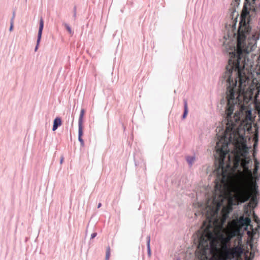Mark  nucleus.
<instances>
[{
  "label": "nucleus",
  "instance_id": "f257e3e1",
  "mask_svg": "<svg viewBox=\"0 0 260 260\" xmlns=\"http://www.w3.org/2000/svg\"><path fill=\"white\" fill-rule=\"evenodd\" d=\"M43 27H44V21H43V19L41 18L40 21V26H39V31H38V35L37 43V45L35 48L36 51L37 50V49L38 48V46H39L40 42L41 41Z\"/></svg>",
  "mask_w": 260,
  "mask_h": 260
},
{
  "label": "nucleus",
  "instance_id": "f03ea898",
  "mask_svg": "<svg viewBox=\"0 0 260 260\" xmlns=\"http://www.w3.org/2000/svg\"><path fill=\"white\" fill-rule=\"evenodd\" d=\"M61 124V120L59 117H56L53 121V125L52 130L53 131H55L58 126H60Z\"/></svg>",
  "mask_w": 260,
  "mask_h": 260
},
{
  "label": "nucleus",
  "instance_id": "7ed1b4c3",
  "mask_svg": "<svg viewBox=\"0 0 260 260\" xmlns=\"http://www.w3.org/2000/svg\"><path fill=\"white\" fill-rule=\"evenodd\" d=\"M183 104H184V112L183 115L182 116V119H184L186 118L188 111V107H187V101L186 99H183Z\"/></svg>",
  "mask_w": 260,
  "mask_h": 260
},
{
  "label": "nucleus",
  "instance_id": "20e7f679",
  "mask_svg": "<svg viewBox=\"0 0 260 260\" xmlns=\"http://www.w3.org/2000/svg\"><path fill=\"white\" fill-rule=\"evenodd\" d=\"M185 159L189 167H191L196 160V157L194 156H186Z\"/></svg>",
  "mask_w": 260,
  "mask_h": 260
},
{
  "label": "nucleus",
  "instance_id": "39448f33",
  "mask_svg": "<svg viewBox=\"0 0 260 260\" xmlns=\"http://www.w3.org/2000/svg\"><path fill=\"white\" fill-rule=\"evenodd\" d=\"M254 169L253 170V173L257 177L258 176V170L259 169V162L255 158L254 159Z\"/></svg>",
  "mask_w": 260,
  "mask_h": 260
},
{
  "label": "nucleus",
  "instance_id": "423d86ee",
  "mask_svg": "<svg viewBox=\"0 0 260 260\" xmlns=\"http://www.w3.org/2000/svg\"><path fill=\"white\" fill-rule=\"evenodd\" d=\"M84 114H85V110H84V109H82L81 110V112H80V116H79L78 123H82V124H83V117H84Z\"/></svg>",
  "mask_w": 260,
  "mask_h": 260
},
{
  "label": "nucleus",
  "instance_id": "0eeeda50",
  "mask_svg": "<svg viewBox=\"0 0 260 260\" xmlns=\"http://www.w3.org/2000/svg\"><path fill=\"white\" fill-rule=\"evenodd\" d=\"M257 187H258L256 185L255 187V191H254V197H253L254 200L255 202L257 201L258 196H259Z\"/></svg>",
  "mask_w": 260,
  "mask_h": 260
},
{
  "label": "nucleus",
  "instance_id": "6e6552de",
  "mask_svg": "<svg viewBox=\"0 0 260 260\" xmlns=\"http://www.w3.org/2000/svg\"><path fill=\"white\" fill-rule=\"evenodd\" d=\"M79 124L78 136H82L83 135V127L82 123Z\"/></svg>",
  "mask_w": 260,
  "mask_h": 260
},
{
  "label": "nucleus",
  "instance_id": "1a4fd4ad",
  "mask_svg": "<svg viewBox=\"0 0 260 260\" xmlns=\"http://www.w3.org/2000/svg\"><path fill=\"white\" fill-rule=\"evenodd\" d=\"M147 249H148V252L149 255H150V237H148L147 238Z\"/></svg>",
  "mask_w": 260,
  "mask_h": 260
},
{
  "label": "nucleus",
  "instance_id": "9d476101",
  "mask_svg": "<svg viewBox=\"0 0 260 260\" xmlns=\"http://www.w3.org/2000/svg\"><path fill=\"white\" fill-rule=\"evenodd\" d=\"M110 255V247H108L106 249V259L108 260Z\"/></svg>",
  "mask_w": 260,
  "mask_h": 260
},
{
  "label": "nucleus",
  "instance_id": "9b49d317",
  "mask_svg": "<svg viewBox=\"0 0 260 260\" xmlns=\"http://www.w3.org/2000/svg\"><path fill=\"white\" fill-rule=\"evenodd\" d=\"M256 0H245V3L251 6L252 4H254Z\"/></svg>",
  "mask_w": 260,
  "mask_h": 260
},
{
  "label": "nucleus",
  "instance_id": "f8f14e48",
  "mask_svg": "<svg viewBox=\"0 0 260 260\" xmlns=\"http://www.w3.org/2000/svg\"><path fill=\"white\" fill-rule=\"evenodd\" d=\"M64 26L66 27V29H67L68 31L69 32V34L70 35H72L73 32V31L72 30L71 28L70 27V26L69 25L67 24H66L64 25Z\"/></svg>",
  "mask_w": 260,
  "mask_h": 260
},
{
  "label": "nucleus",
  "instance_id": "ddd939ff",
  "mask_svg": "<svg viewBox=\"0 0 260 260\" xmlns=\"http://www.w3.org/2000/svg\"><path fill=\"white\" fill-rule=\"evenodd\" d=\"M14 17H15V14H14L13 18H12L11 22V26H10V31H11L13 29V23H14L13 21H14Z\"/></svg>",
  "mask_w": 260,
  "mask_h": 260
},
{
  "label": "nucleus",
  "instance_id": "4468645a",
  "mask_svg": "<svg viewBox=\"0 0 260 260\" xmlns=\"http://www.w3.org/2000/svg\"><path fill=\"white\" fill-rule=\"evenodd\" d=\"M82 136H78V140H79V141H80V142L81 143V145L83 146L84 144V143L83 140L82 138Z\"/></svg>",
  "mask_w": 260,
  "mask_h": 260
},
{
  "label": "nucleus",
  "instance_id": "2eb2a0df",
  "mask_svg": "<svg viewBox=\"0 0 260 260\" xmlns=\"http://www.w3.org/2000/svg\"><path fill=\"white\" fill-rule=\"evenodd\" d=\"M96 236V233L92 234L91 235V238H94Z\"/></svg>",
  "mask_w": 260,
  "mask_h": 260
},
{
  "label": "nucleus",
  "instance_id": "dca6fc26",
  "mask_svg": "<svg viewBox=\"0 0 260 260\" xmlns=\"http://www.w3.org/2000/svg\"><path fill=\"white\" fill-rule=\"evenodd\" d=\"M101 206H102V204L100 203L98 204V208H100V207H101Z\"/></svg>",
  "mask_w": 260,
  "mask_h": 260
},
{
  "label": "nucleus",
  "instance_id": "f3484780",
  "mask_svg": "<svg viewBox=\"0 0 260 260\" xmlns=\"http://www.w3.org/2000/svg\"><path fill=\"white\" fill-rule=\"evenodd\" d=\"M258 120L260 121V111L258 113Z\"/></svg>",
  "mask_w": 260,
  "mask_h": 260
},
{
  "label": "nucleus",
  "instance_id": "a211bd4d",
  "mask_svg": "<svg viewBox=\"0 0 260 260\" xmlns=\"http://www.w3.org/2000/svg\"><path fill=\"white\" fill-rule=\"evenodd\" d=\"M62 161H63V158H61V159L60 160V162L62 163Z\"/></svg>",
  "mask_w": 260,
  "mask_h": 260
},
{
  "label": "nucleus",
  "instance_id": "6ab92c4d",
  "mask_svg": "<svg viewBox=\"0 0 260 260\" xmlns=\"http://www.w3.org/2000/svg\"><path fill=\"white\" fill-rule=\"evenodd\" d=\"M222 102H224V100L223 99L222 100H221V103H222Z\"/></svg>",
  "mask_w": 260,
  "mask_h": 260
},
{
  "label": "nucleus",
  "instance_id": "aec40b11",
  "mask_svg": "<svg viewBox=\"0 0 260 260\" xmlns=\"http://www.w3.org/2000/svg\"><path fill=\"white\" fill-rule=\"evenodd\" d=\"M176 260H180V259H177Z\"/></svg>",
  "mask_w": 260,
  "mask_h": 260
}]
</instances>
